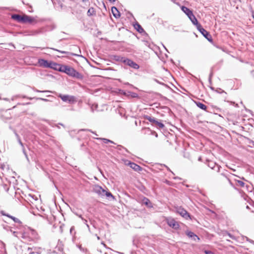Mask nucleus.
I'll list each match as a JSON object with an SVG mask.
<instances>
[{
  "label": "nucleus",
  "instance_id": "obj_1",
  "mask_svg": "<svg viewBox=\"0 0 254 254\" xmlns=\"http://www.w3.org/2000/svg\"><path fill=\"white\" fill-rule=\"evenodd\" d=\"M59 71L65 73L68 75L77 79H82L83 76L73 68L66 65H62L59 68Z\"/></svg>",
  "mask_w": 254,
  "mask_h": 254
},
{
  "label": "nucleus",
  "instance_id": "obj_2",
  "mask_svg": "<svg viewBox=\"0 0 254 254\" xmlns=\"http://www.w3.org/2000/svg\"><path fill=\"white\" fill-rule=\"evenodd\" d=\"M58 96L64 102L69 104H73L76 102V98L74 96L59 94Z\"/></svg>",
  "mask_w": 254,
  "mask_h": 254
},
{
  "label": "nucleus",
  "instance_id": "obj_3",
  "mask_svg": "<svg viewBox=\"0 0 254 254\" xmlns=\"http://www.w3.org/2000/svg\"><path fill=\"white\" fill-rule=\"evenodd\" d=\"M123 64H124L125 65H127L135 69H138L139 68V65L138 64L134 62L132 60L127 58L124 61Z\"/></svg>",
  "mask_w": 254,
  "mask_h": 254
},
{
  "label": "nucleus",
  "instance_id": "obj_4",
  "mask_svg": "<svg viewBox=\"0 0 254 254\" xmlns=\"http://www.w3.org/2000/svg\"><path fill=\"white\" fill-rule=\"evenodd\" d=\"M197 29L202 34V35L207 39L209 41H212V38L209 33L205 30L199 24L197 25Z\"/></svg>",
  "mask_w": 254,
  "mask_h": 254
},
{
  "label": "nucleus",
  "instance_id": "obj_5",
  "mask_svg": "<svg viewBox=\"0 0 254 254\" xmlns=\"http://www.w3.org/2000/svg\"><path fill=\"white\" fill-rule=\"evenodd\" d=\"M105 190L101 186L97 185H94L92 187V191L101 197H103Z\"/></svg>",
  "mask_w": 254,
  "mask_h": 254
},
{
  "label": "nucleus",
  "instance_id": "obj_6",
  "mask_svg": "<svg viewBox=\"0 0 254 254\" xmlns=\"http://www.w3.org/2000/svg\"><path fill=\"white\" fill-rule=\"evenodd\" d=\"M168 225L173 229H177L179 227V224L174 219L169 217L166 219Z\"/></svg>",
  "mask_w": 254,
  "mask_h": 254
},
{
  "label": "nucleus",
  "instance_id": "obj_7",
  "mask_svg": "<svg viewBox=\"0 0 254 254\" xmlns=\"http://www.w3.org/2000/svg\"><path fill=\"white\" fill-rule=\"evenodd\" d=\"M176 212L186 219H188L190 217L188 212L182 207H177Z\"/></svg>",
  "mask_w": 254,
  "mask_h": 254
},
{
  "label": "nucleus",
  "instance_id": "obj_8",
  "mask_svg": "<svg viewBox=\"0 0 254 254\" xmlns=\"http://www.w3.org/2000/svg\"><path fill=\"white\" fill-rule=\"evenodd\" d=\"M11 18L18 22L23 23L24 22V15H20L17 14H14L11 15Z\"/></svg>",
  "mask_w": 254,
  "mask_h": 254
},
{
  "label": "nucleus",
  "instance_id": "obj_9",
  "mask_svg": "<svg viewBox=\"0 0 254 254\" xmlns=\"http://www.w3.org/2000/svg\"><path fill=\"white\" fill-rule=\"evenodd\" d=\"M49 62L46 60L40 59L38 60V64L40 66L44 67V68H48L49 66Z\"/></svg>",
  "mask_w": 254,
  "mask_h": 254
},
{
  "label": "nucleus",
  "instance_id": "obj_10",
  "mask_svg": "<svg viewBox=\"0 0 254 254\" xmlns=\"http://www.w3.org/2000/svg\"><path fill=\"white\" fill-rule=\"evenodd\" d=\"M127 164L130 167L133 169L134 171L139 172L142 170V168L134 163L128 161Z\"/></svg>",
  "mask_w": 254,
  "mask_h": 254
},
{
  "label": "nucleus",
  "instance_id": "obj_11",
  "mask_svg": "<svg viewBox=\"0 0 254 254\" xmlns=\"http://www.w3.org/2000/svg\"><path fill=\"white\" fill-rule=\"evenodd\" d=\"M208 166L212 169L215 170V168H217V172H219L221 167L216 163L212 161H209L208 163Z\"/></svg>",
  "mask_w": 254,
  "mask_h": 254
},
{
  "label": "nucleus",
  "instance_id": "obj_12",
  "mask_svg": "<svg viewBox=\"0 0 254 254\" xmlns=\"http://www.w3.org/2000/svg\"><path fill=\"white\" fill-rule=\"evenodd\" d=\"M61 66H62V64H57V63L52 62V61H50L49 66L48 68H51L59 71V68Z\"/></svg>",
  "mask_w": 254,
  "mask_h": 254
},
{
  "label": "nucleus",
  "instance_id": "obj_13",
  "mask_svg": "<svg viewBox=\"0 0 254 254\" xmlns=\"http://www.w3.org/2000/svg\"><path fill=\"white\" fill-rule=\"evenodd\" d=\"M35 21V19L34 17H31L30 16L24 15V23H32L34 22Z\"/></svg>",
  "mask_w": 254,
  "mask_h": 254
},
{
  "label": "nucleus",
  "instance_id": "obj_14",
  "mask_svg": "<svg viewBox=\"0 0 254 254\" xmlns=\"http://www.w3.org/2000/svg\"><path fill=\"white\" fill-rule=\"evenodd\" d=\"M186 234L187 235V236L191 238L194 241H196V240H199V238H198V237L197 235H196L194 233H193L191 231L186 232Z\"/></svg>",
  "mask_w": 254,
  "mask_h": 254
},
{
  "label": "nucleus",
  "instance_id": "obj_15",
  "mask_svg": "<svg viewBox=\"0 0 254 254\" xmlns=\"http://www.w3.org/2000/svg\"><path fill=\"white\" fill-rule=\"evenodd\" d=\"M181 9L188 17L192 13V11L185 6H182Z\"/></svg>",
  "mask_w": 254,
  "mask_h": 254
},
{
  "label": "nucleus",
  "instance_id": "obj_16",
  "mask_svg": "<svg viewBox=\"0 0 254 254\" xmlns=\"http://www.w3.org/2000/svg\"><path fill=\"white\" fill-rule=\"evenodd\" d=\"M112 12L114 17L118 18L120 16V13L118 9L115 6H113L111 8Z\"/></svg>",
  "mask_w": 254,
  "mask_h": 254
},
{
  "label": "nucleus",
  "instance_id": "obj_17",
  "mask_svg": "<svg viewBox=\"0 0 254 254\" xmlns=\"http://www.w3.org/2000/svg\"><path fill=\"white\" fill-rule=\"evenodd\" d=\"M189 19L190 20L191 22L195 25L197 26V25H199V24L198 23L197 20L196 19L195 16L193 15V13L189 16L188 17Z\"/></svg>",
  "mask_w": 254,
  "mask_h": 254
},
{
  "label": "nucleus",
  "instance_id": "obj_18",
  "mask_svg": "<svg viewBox=\"0 0 254 254\" xmlns=\"http://www.w3.org/2000/svg\"><path fill=\"white\" fill-rule=\"evenodd\" d=\"M105 196H106L108 199H110V198H112V199H115L114 195L110 192L106 191V190H105L103 194V197Z\"/></svg>",
  "mask_w": 254,
  "mask_h": 254
},
{
  "label": "nucleus",
  "instance_id": "obj_19",
  "mask_svg": "<svg viewBox=\"0 0 254 254\" xmlns=\"http://www.w3.org/2000/svg\"><path fill=\"white\" fill-rule=\"evenodd\" d=\"M94 138L97 140H102L103 141V142L106 144L108 143L115 144L114 141H113L110 139H107V138H100V137H96V138L95 137Z\"/></svg>",
  "mask_w": 254,
  "mask_h": 254
},
{
  "label": "nucleus",
  "instance_id": "obj_20",
  "mask_svg": "<svg viewBox=\"0 0 254 254\" xmlns=\"http://www.w3.org/2000/svg\"><path fill=\"white\" fill-rule=\"evenodd\" d=\"M143 203L149 207H152V205L150 201L147 198H144L142 200Z\"/></svg>",
  "mask_w": 254,
  "mask_h": 254
},
{
  "label": "nucleus",
  "instance_id": "obj_21",
  "mask_svg": "<svg viewBox=\"0 0 254 254\" xmlns=\"http://www.w3.org/2000/svg\"><path fill=\"white\" fill-rule=\"evenodd\" d=\"M195 103L198 108L203 110L206 111L207 106L199 102H195Z\"/></svg>",
  "mask_w": 254,
  "mask_h": 254
},
{
  "label": "nucleus",
  "instance_id": "obj_22",
  "mask_svg": "<svg viewBox=\"0 0 254 254\" xmlns=\"http://www.w3.org/2000/svg\"><path fill=\"white\" fill-rule=\"evenodd\" d=\"M221 175L224 177L226 178V179H228L230 178V175H231L228 171L224 170L221 173Z\"/></svg>",
  "mask_w": 254,
  "mask_h": 254
},
{
  "label": "nucleus",
  "instance_id": "obj_23",
  "mask_svg": "<svg viewBox=\"0 0 254 254\" xmlns=\"http://www.w3.org/2000/svg\"><path fill=\"white\" fill-rule=\"evenodd\" d=\"M134 28L136 29V30L139 32L142 33L144 31L143 29L142 28V27L139 25L138 23H136L134 25Z\"/></svg>",
  "mask_w": 254,
  "mask_h": 254
},
{
  "label": "nucleus",
  "instance_id": "obj_24",
  "mask_svg": "<svg viewBox=\"0 0 254 254\" xmlns=\"http://www.w3.org/2000/svg\"><path fill=\"white\" fill-rule=\"evenodd\" d=\"M126 57H121V56H116L115 57V60L117 61L120 62L121 63H124V61L126 59Z\"/></svg>",
  "mask_w": 254,
  "mask_h": 254
},
{
  "label": "nucleus",
  "instance_id": "obj_25",
  "mask_svg": "<svg viewBox=\"0 0 254 254\" xmlns=\"http://www.w3.org/2000/svg\"><path fill=\"white\" fill-rule=\"evenodd\" d=\"M95 14V11L93 8H90L87 11V15L88 16H92Z\"/></svg>",
  "mask_w": 254,
  "mask_h": 254
},
{
  "label": "nucleus",
  "instance_id": "obj_26",
  "mask_svg": "<svg viewBox=\"0 0 254 254\" xmlns=\"http://www.w3.org/2000/svg\"><path fill=\"white\" fill-rule=\"evenodd\" d=\"M146 119L154 125L156 124V122L157 121L154 118H152L149 116L147 117Z\"/></svg>",
  "mask_w": 254,
  "mask_h": 254
},
{
  "label": "nucleus",
  "instance_id": "obj_27",
  "mask_svg": "<svg viewBox=\"0 0 254 254\" xmlns=\"http://www.w3.org/2000/svg\"><path fill=\"white\" fill-rule=\"evenodd\" d=\"M155 125H157L159 128H163L164 127V125L163 123L159 122L158 121L156 122Z\"/></svg>",
  "mask_w": 254,
  "mask_h": 254
},
{
  "label": "nucleus",
  "instance_id": "obj_28",
  "mask_svg": "<svg viewBox=\"0 0 254 254\" xmlns=\"http://www.w3.org/2000/svg\"><path fill=\"white\" fill-rule=\"evenodd\" d=\"M237 185L241 186V187H244L245 186V183L242 181L238 180V181H237Z\"/></svg>",
  "mask_w": 254,
  "mask_h": 254
},
{
  "label": "nucleus",
  "instance_id": "obj_29",
  "mask_svg": "<svg viewBox=\"0 0 254 254\" xmlns=\"http://www.w3.org/2000/svg\"><path fill=\"white\" fill-rule=\"evenodd\" d=\"M11 219H12L13 221L15 223H21V221L18 218L15 217H11Z\"/></svg>",
  "mask_w": 254,
  "mask_h": 254
},
{
  "label": "nucleus",
  "instance_id": "obj_30",
  "mask_svg": "<svg viewBox=\"0 0 254 254\" xmlns=\"http://www.w3.org/2000/svg\"><path fill=\"white\" fill-rule=\"evenodd\" d=\"M80 131H90L91 132H92V133L95 134L96 135H97V134L95 132H94V131H92L90 129H82L79 130L78 132H79Z\"/></svg>",
  "mask_w": 254,
  "mask_h": 254
},
{
  "label": "nucleus",
  "instance_id": "obj_31",
  "mask_svg": "<svg viewBox=\"0 0 254 254\" xmlns=\"http://www.w3.org/2000/svg\"><path fill=\"white\" fill-rule=\"evenodd\" d=\"M1 214L2 215H3V216H7V217H9V218H11V217H12V216H11V215H9V214H8L6 213L5 212H4V211H2L1 212Z\"/></svg>",
  "mask_w": 254,
  "mask_h": 254
},
{
  "label": "nucleus",
  "instance_id": "obj_32",
  "mask_svg": "<svg viewBox=\"0 0 254 254\" xmlns=\"http://www.w3.org/2000/svg\"><path fill=\"white\" fill-rule=\"evenodd\" d=\"M51 49L53 50H55V51H58L60 53H63V54H66L68 52H65V51H60V50H57L56 49H55V48H51Z\"/></svg>",
  "mask_w": 254,
  "mask_h": 254
},
{
  "label": "nucleus",
  "instance_id": "obj_33",
  "mask_svg": "<svg viewBox=\"0 0 254 254\" xmlns=\"http://www.w3.org/2000/svg\"><path fill=\"white\" fill-rule=\"evenodd\" d=\"M215 91L217 93H226V92H225V91L224 90H222L220 88H218L217 90H216Z\"/></svg>",
  "mask_w": 254,
  "mask_h": 254
},
{
  "label": "nucleus",
  "instance_id": "obj_34",
  "mask_svg": "<svg viewBox=\"0 0 254 254\" xmlns=\"http://www.w3.org/2000/svg\"><path fill=\"white\" fill-rule=\"evenodd\" d=\"M97 108V104H93L91 107L92 111L93 112L94 109H96Z\"/></svg>",
  "mask_w": 254,
  "mask_h": 254
},
{
  "label": "nucleus",
  "instance_id": "obj_35",
  "mask_svg": "<svg viewBox=\"0 0 254 254\" xmlns=\"http://www.w3.org/2000/svg\"><path fill=\"white\" fill-rule=\"evenodd\" d=\"M147 130H148V131H151V133L152 135H155V137H156L158 136V134L155 131H152L150 130L149 129H148Z\"/></svg>",
  "mask_w": 254,
  "mask_h": 254
},
{
  "label": "nucleus",
  "instance_id": "obj_36",
  "mask_svg": "<svg viewBox=\"0 0 254 254\" xmlns=\"http://www.w3.org/2000/svg\"><path fill=\"white\" fill-rule=\"evenodd\" d=\"M35 91L37 92H51V91L49 90L40 91L38 89H36Z\"/></svg>",
  "mask_w": 254,
  "mask_h": 254
},
{
  "label": "nucleus",
  "instance_id": "obj_37",
  "mask_svg": "<svg viewBox=\"0 0 254 254\" xmlns=\"http://www.w3.org/2000/svg\"><path fill=\"white\" fill-rule=\"evenodd\" d=\"M8 115V113H7V112H5L4 113V115H2V117H4V116H5V118H6V120L8 119H9L10 118H9L8 117H7V115Z\"/></svg>",
  "mask_w": 254,
  "mask_h": 254
},
{
  "label": "nucleus",
  "instance_id": "obj_38",
  "mask_svg": "<svg viewBox=\"0 0 254 254\" xmlns=\"http://www.w3.org/2000/svg\"><path fill=\"white\" fill-rule=\"evenodd\" d=\"M204 253L205 254H213V253L210 251L205 250L204 251Z\"/></svg>",
  "mask_w": 254,
  "mask_h": 254
},
{
  "label": "nucleus",
  "instance_id": "obj_39",
  "mask_svg": "<svg viewBox=\"0 0 254 254\" xmlns=\"http://www.w3.org/2000/svg\"><path fill=\"white\" fill-rule=\"evenodd\" d=\"M23 3L28 5L29 4V1L28 0H23Z\"/></svg>",
  "mask_w": 254,
  "mask_h": 254
},
{
  "label": "nucleus",
  "instance_id": "obj_40",
  "mask_svg": "<svg viewBox=\"0 0 254 254\" xmlns=\"http://www.w3.org/2000/svg\"><path fill=\"white\" fill-rule=\"evenodd\" d=\"M247 241L249 242H250V243H253V244L254 243V241L253 240H251V239H249L248 238H247Z\"/></svg>",
  "mask_w": 254,
  "mask_h": 254
},
{
  "label": "nucleus",
  "instance_id": "obj_41",
  "mask_svg": "<svg viewBox=\"0 0 254 254\" xmlns=\"http://www.w3.org/2000/svg\"><path fill=\"white\" fill-rule=\"evenodd\" d=\"M227 180H228V181L229 183L230 184V185L232 187H233V183H232L231 181L230 180V178H229L228 179H227Z\"/></svg>",
  "mask_w": 254,
  "mask_h": 254
},
{
  "label": "nucleus",
  "instance_id": "obj_42",
  "mask_svg": "<svg viewBox=\"0 0 254 254\" xmlns=\"http://www.w3.org/2000/svg\"><path fill=\"white\" fill-rule=\"evenodd\" d=\"M11 231L12 232V234H13V235L14 236H15V237H17V233L16 232H15V231Z\"/></svg>",
  "mask_w": 254,
  "mask_h": 254
},
{
  "label": "nucleus",
  "instance_id": "obj_43",
  "mask_svg": "<svg viewBox=\"0 0 254 254\" xmlns=\"http://www.w3.org/2000/svg\"><path fill=\"white\" fill-rule=\"evenodd\" d=\"M39 99L41 100H42V101H48V99H44V98H39Z\"/></svg>",
  "mask_w": 254,
  "mask_h": 254
},
{
  "label": "nucleus",
  "instance_id": "obj_44",
  "mask_svg": "<svg viewBox=\"0 0 254 254\" xmlns=\"http://www.w3.org/2000/svg\"><path fill=\"white\" fill-rule=\"evenodd\" d=\"M212 75H213V73H212V72H211L210 74H209V78H212Z\"/></svg>",
  "mask_w": 254,
  "mask_h": 254
},
{
  "label": "nucleus",
  "instance_id": "obj_45",
  "mask_svg": "<svg viewBox=\"0 0 254 254\" xmlns=\"http://www.w3.org/2000/svg\"><path fill=\"white\" fill-rule=\"evenodd\" d=\"M23 153L25 154V156H26V157L27 158V159H28V157H27V155H26L25 152V150L24 149L23 150Z\"/></svg>",
  "mask_w": 254,
  "mask_h": 254
},
{
  "label": "nucleus",
  "instance_id": "obj_46",
  "mask_svg": "<svg viewBox=\"0 0 254 254\" xmlns=\"http://www.w3.org/2000/svg\"><path fill=\"white\" fill-rule=\"evenodd\" d=\"M208 80H209V83L211 84V78L209 77Z\"/></svg>",
  "mask_w": 254,
  "mask_h": 254
},
{
  "label": "nucleus",
  "instance_id": "obj_47",
  "mask_svg": "<svg viewBox=\"0 0 254 254\" xmlns=\"http://www.w3.org/2000/svg\"><path fill=\"white\" fill-rule=\"evenodd\" d=\"M164 166L166 167L167 168V170H169V171H171V170H170V169H169V167H168L167 166H166V165H164Z\"/></svg>",
  "mask_w": 254,
  "mask_h": 254
},
{
  "label": "nucleus",
  "instance_id": "obj_48",
  "mask_svg": "<svg viewBox=\"0 0 254 254\" xmlns=\"http://www.w3.org/2000/svg\"><path fill=\"white\" fill-rule=\"evenodd\" d=\"M20 144H21V146H23V144L21 142V141L20 140L19 141Z\"/></svg>",
  "mask_w": 254,
  "mask_h": 254
},
{
  "label": "nucleus",
  "instance_id": "obj_49",
  "mask_svg": "<svg viewBox=\"0 0 254 254\" xmlns=\"http://www.w3.org/2000/svg\"><path fill=\"white\" fill-rule=\"evenodd\" d=\"M3 100L6 101H9L8 99L7 98H4Z\"/></svg>",
  "mask_w": 254,
  "mask_h": 254
},
{
  "label": "nucleus",
  "instance_id": "obj_50",
  "mask_svg": "<svg viewBox=\"0 0 254 254\" xmlns=\"http://www.w3.org/2000/svg\"><path fill=\"white\" fill-rule=\"evenodd\" d=\"M229 236L230 238H233L232 236L231 235H230V234H229Z\"/></svg>",
  "mask_w": 254,
  "mask_h": 254
},
{
  "label": "nucleus",
  "instance_id": "obj_51",
  "mask_svg": "<svg viewBox=\"0 0 254 254\" xmlns=\"http://www.w3.org/2000/svg\"><path fill=\"white\" fill-rule=\"evenodd\" d=\"M175 179H179V177H175L174 178Z\"/></svg>",
  "mask_w": 254,
  "mask_h": 254
},
{
  "label": "nucleus",
  "instance_id": "obj_52",
  "mask_svg": "<svg viewBox=\"0 0 254 254\" xmlns=\"http://www.w3.org/2000/svg\"><path fill=\"white\" fill-rule=\"evenodd\" d=\"M246 207H247V209H249V206L247 205Z\"/></svg>",
  "mask_w": 254,
  "mask_h": 254
},
{
  "label": "nucleus",
  "instance_id": "obj_53",
  "mask_svg": "<svg viewBox=\"0 0 254 254\" xmlns=\"http://www.w3.org/2000/svg\"><path fill=\"white\" fill-rule=\"evenodd\" d=\"M211 89L212 90H214V88H213V87H211Z\"/></svg>",
  "mask_w": 254,
  "mask_h": 254
},
{
  "label": "nucleus",
  "instance_id": "obj_54",
  "mask_svg": "<svg viewBox=\"0 0 254 254\" xmlns=\"http://www.w3.org/2000/svg\"><path fill=\"white\" fill-rule=\"evenodd\" d=\"M217 168H215V169L214 170H216L217 171Z\"/></svg>",
  "mask_w": 254,
  "mask_h": 254
},
{
  "label": "nucleus",
  "instance_id": "obj_55",
  "mask_svg": "<svg viewBox=\"0 0 254 254\" xmlns=\"http://www.w3.org/2000/svg\"><path fill=\"white\" fill-rule=\"evenodd\" d=\"M33 233H36V232H35V231H33Z\"/></svg>",
  "mask_w": 254,
  "mask_h": 254
}]
</instances>
